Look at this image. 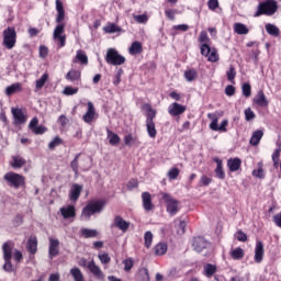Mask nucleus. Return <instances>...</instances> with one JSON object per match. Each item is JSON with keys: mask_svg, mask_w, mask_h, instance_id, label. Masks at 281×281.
<instances>
[{"mask_svg": "<svg viewBox=\"0 0 281 281\" xmlns=\"http://www.w3.org/2000/svg\"><path fill=\"white\" fill-rule=\"evenodd\" d=\"M106 205L105 200L89 201L81 210V221H91L93 214H100Z\"/></svg>", "mask_w": 281, "mask_h": 281, "instance_id": "f257e3e1", "label": "nucleus"}, {"mask_svg": "<svg viewBox=\"0 0 281 281\" xmlns=\"http://www.w3.org/2000/svg\"><path fill=\"white\" fill-rule=\"evenodd\" d=\"M161 200L166 204V210L169 213V216H177L179 213V200L172 198L169 193L161 192Z\"/></svg>", "mask_w": 281, "mask_h": 281, "instance_id": "f03ea898", "label": "nucleus"}, {"mask_svg": "<svg viewBox=\"0 0 281 281\" xmlns=\"http://www.w3.org/2000/svg\"><path fill=\"white\" fill-rule=\"evenodd\" d=\"M276 12H278V2H276L274 0H267L259 3L255 16H262V14H266L267 16H272V14H276Z\"/></svg>", "mask_w": 281, "mask_h": 281, "instance_id": "7ed1b4c3", "label": "nucleus"}, {"mask_svg": "<svg viewBox=\"0 0 281 281\" xmlns=\"http://www.w3.org/2000/svg\"><path fill=\"white\" fill-rule=\"evenodd\" d=\"M105 63L108 65H113L114 67H120L126 63V57L121 55L115 48H109L105 54Z\"/></svg>", "mask_w": 281, "mask_h": 281, "instance_id": "20e7f679", "label": "nucleus"}, {"mask_svg": "<svg viewBox=\"0 0 281 281\" xmlns=\"http://www.w3.org/2000/svg\"><path fill=\"white\" fill-rule=\"evenodd\" d=\"M3 179L7 181L8 186H10V188H15V190H19V188L25 186V177L16 172L10 171L3 176Z\"/></svg>", "mask_w": 281, "mask_h": 281, "instance_id": "39448f33", "label": "nucleus"}, {"mask_svg": "<svg viewBox=\"0 0 281 281\" xmlns=\"http://www.w3.org/2000/svg\"><path fill=\"white\" fill-rule=\"evenodd\" d=\"M3 41L2 45L7 47V49H14V45H16V31L14 27H8L2 33Z\"/></svg>", "mask_w": 281, "mask_h": 281, "instance_id": "423d86ee", "label": "nucleus"}, {"mask_svg": "<svg viewBox=\"0 0 281 281\" xmlns=\"http://www.w3.org/2000/svg\"><path fill=\"white\" fill-rule=\"evenodd\" d=\"M79 266L87 267V269H89L92 276H94V278H97L98 280H104V272H102V269H100L98 265H95V261H87V259H81L79 261Z\"/></svg>", "mask_w": 281, "mask_h": 281, "instance_id": "0eeeda50", "label": "nucleus"}, {"mask_svg": "<svg viewBox=\"0 0 281 281\" xmlns=\"http://www.w3.org/2000/svg\"><path fill=\"white\" fill-rule=\"evenodd\" d=\"M3 250V259H4V265H3V270L7 271L8 273H11V271H14V267L12 266V247H10V244L5 243L2 246Z\"/></svg>", "mask_w": 281, "mask_h": 281, "instance_id": "6e6552de", "label": "nucleus"}, {"mask_svg": "<svg viewBox=\"0 0 281 281\" xmlns=\"http://www.w3.org/2000/svg\"><path fill=\"white\" fill-rule=\"evenodd\" d=\"M11 113L13 115L14 124L21 125L27 122V112L25 111V109L11 108Z\"/></svg>", "mask_w": 281, "mask_h": 281, "instance_id": "1a4fd4ad", "label": "nucleus"}, {"mask_svg": "<svg viewBox=\"0 0 281 281\" xmlns=\"http://www.w3.org/2000/svg\"><path fill=\"white\" fill-rule=\"evenodd\" d=\"M63 34H65V24H58L53 32V38L59 42V47H65L66 45L67 36Z\"/></svg>", "mask_w": 281, "mask_h": 281, "instance_id": "9d476101", "label": "nucleus"}, {"mask_svg": "<svg viewBox=\"0 0 281 281\" xmlns=\"http://www.w3.org/2000/svg\"><path fill=\"white\" fill-rule=\"evenodd\" d=\"M192 247H193L194 251H196L198 254H201V252L210 249L211 244H210V241L205 240V238H203V237H195L193 239Z\"/></svg>", "mask_w": 281, "mask_h": 281, "instance_id": "9b49d317", "label": "nucleus"}, {"mask_svg": "<svg viewBox=\"0 0 281 281\" xmlns=\"http://www.w3.org/2000/svg\"><path fill=\"white\" fill-rule=\"evenodd\" d=\"M184 111H188V108L177 102H173L168 106V113L169 115H171V117L183 115Z\"/></svg>", "mask_w": 281, "mask_h": 281, "instance_id": "f8f14e48", "label": "nucleus"}, {"mask_svg": "<svg viewBox=\"0 0 281 281\" xmlns=\"http://www.w3.org/2000/svg\"><path fill=\"white\" fill-rule=\"evenodd\" d=\"M60 251V240L50 237L49 238V247H48V256L50 258V260L53 258H56V256H58Z\"/></svg>", "mask_w": 281, "mask_h": 281, "instance_id": "ddd939ff", "label": "nucleus"}, {"mask_svg": "<svg viewBox=\"0 0 281 281\" xmlns=\"http://www.w3.org/2000/svg\"><path fill=\"white\" fill-rule=\"evenodd\" d=\"M82 120L86 124H92L93 120H95V106H93L91 101L88 102V109L83 114Z\"/></svg>", "mask_w": 281, "mask_h": 281, "instance_id": "4468645a", "label": "nucleus"}, {"mask_svg": "<svg viewBox=\"0 0 281 281\" xmlns=\"http://www.w3.org/2000/svg\"><path fill=\"white\" fill-rule=\"evenodd\" d=\"M199 41L201 43V54H207L210 52V37L207 36V32L202 31L199 36Z\"/></svg>", "mask_w": 281, "mask_h": 281, "instance_id": "2eb2a0df", "label": "nucleus"}, {"mask_svg": "<svg viewBox=\"0 0 281 281\" xmlns=\"http://www.w3.org/2000/svg\"><path fill=\"white\" fill-rule=\"evenodd\" d=\"M59 212L65 221H69V218H76V206L71 204L60 207Z\"/></svg>", "mask_w": 281, "mask_h": 281, "instance_id": "dca6fc26", "label": "nucleus"}, {"mask_svg": "<svg viewBox=\"0 0 281 281\" xmlns=\"http://www.w3.org/2000/svg\"><path fill=\"white\" fill-rule=\"evenodd\" d=\"M29 128L32 131V133H35V135H43L47 128L43 126H38V117H33L31 122L29 123Z\"/></svg>", "mask_w": 281, "mask_h": 281, "instance_id": "f3484780", "label": "nucleus"}, {"mask_svg": "<svg viewBox=\"0 0 281 281\" xmlns=\"http://www.w3.org/2000/svg\"><path fill=\"white\" fill-rule=\"evenodd\" d=\"M252 102L258 106H269V100H267V95H265V91L262 90L257 92L252 99Z\"/></svg>", "mask_w": 281, "mask_h": 281, "instance_id": "a211bd4d", "label": "nucleus"}, {"mask_svg": "<svg viewBox=\"0 0 281 281\" xmlns=\"http://www.w3.org/2000/svg\"><path fill=\"white\" fill-rule=\"evenodd\" d=\"M82 74L80 72V70L77 69H70L65 78L66 80H68V82H72V85H77V82H80V78H81Z\"/></svg>", "mask_w": 281, "mask_h": 281, "instance_id": "6ab92c4d", "label": "nucleus"}, {"mask_svg": "<svg viewBox=\"0 0 281 281\" xmlns=\"http://www.w3.org/2000/svg\"><path fill=\"white\" fill-rule=\"evenodd\" d=\"M265 257V245L262 241H257L255 247V262H262V258Z\"/></svg>", "mask_w": 281, "mask_h": 281, "instance_id": "aec40b11", "label": "nucleus"}, {"mask_svg": "<svg viewBox=\"0 0 281 281\" xmlns=\"http://www.w3.org/2000/svg\"><path fill=\"white\" fill-rule=\"evenodd\" d=\"M82 193V186L80 184H72L69 191V199L70 201H78L80 199V194Z\"/></svg>", "mask_w": 281, "mask_h": 281, "instance_id": "412c9836", "label": "nucleus"}, {"mask_svg": "<svg viewBox=\"0 0 281 281\" xmlns=\"http://www.w3.org/2000/svg\"><path fill=\"white\" fill-rule=\"evenodd\" d=\"M143 207L146 212H150L153 210V199L150 198V193L143 192L142 193Z\"/></svg>", "mask_w": 281, "mask_h": 281, "instance_id": "4be33fe9", "label": "nucleus"}, {"mask_svg": "<svg viewBox=\"0 0 281 281\" xmlns=\"http://www.w3.org/2000/svg\"><path fill=\"white\" fill-rule=\"evenodd\" d=\"M114 225L115 227H117L119 229H121V232H126L128 229V227H131V223L126 222L124 218H122V216L117 215L114 218Z\"/></svg>", "mask_w": 281, "mask_h": 281, "instance_id": "5701e85b", "label": "nucleus"}, {"mask_svg": "<svg viewBox=\"0 0 281 281\" xmlns=\"http://www.w3.org/2000/svg\"><path fill=\"white\" fill-rule=\"evenodd\" d=\"M79 61L81 65H89V57L85 53V50H77L76 57L72 59V63Z\"/></svg>", "mask_w": 281, "mask_h": 281, "instance_id": "b1692460", "label": "nucleus"}, {"mask_svg": "<svg viewBox=\"0 0 281 281\" xmlns=\"http://www.w3.org/2000/svg\"><path fill=\"white\" fill-rule=\"evenodd\" d=\"M241 164H243V161L239 158H231L227 161V166H228V169L231 170V172H236V171L240 170Z\"/></svg>", "mask_w": 281, "mask_h": 281, "instance_id": "393cba45", "label": "nucleus"}, {"mask_svg": "<svg viewBox=\"0 0 281 281\" xmlns=\"http://www.w3.org/2000/svg\"><path fill=\"white\" fill-rule=\"evenodd\" d=\"M229 256L233 260H243L245 258V250L240 247L233 248L229 251Z\"/></svg>", "mask_w": 281, "mask_h": 281, "instance_id": "a878e982", "label": "nucleus"}, {"mask_svg": "<svg viewBox=\"0 0 281 281\" xmlns=\"http://www.w3.org/2000/svg\"><path fill=\"white\" fill-rule=\"evenodd\" d=\"M144 111H146V122H155V117H157V111L153 110V106L150 104L144 105Z\"/></svg>", "mask_w": 281, "mask_h": 281, "instance_id": "bb28decb", "label": "nucleus"}, {"mask_svg": "<svg viewBox=\"0 0 281 281\" xmlns=\"http://www.w3.org/2000/svg\"><path fill=\"white\" fill-rule=\"evenodd\" d=\"M19 91H23V86L21 83L15 82L5 89V94L7 95H14V93H19Z\"/></svg>", "mask_w": 281, "mask_h": 281, "instance_id": "cd10ccee", "label": "nucleus"}, {"mask_svg": "<svg viewBox=\"0 0 281 281\" xmlns=\"http://www.w3.org/2000/svg\"><path fill=\"white\" fill-rule=\"evenodd\" d=\"M215 164L217 165L216 169H215V177H217V179H225V171H223V160L215 158L214 159Z\"/></svg>", "mask_w": 281, "mask_h": 281, "instance_id": "c85d7f7f", "label": "nucleus"}, {"mask_svg": "<svg viewBox=\"0 0 281 281\" xmlns=\"http://www.w3.org/2000/svg\"><path fill=\"white\" fill-rule=\"evenodd\" d=\"M263 136H265V132H262L260 130L254 132L252 136L250 138V145L258 146V144H260V139H262Z\"/></svg>", "mask_w": 281, "mask_h": 281, "instance_id": "c756f323", "label": "nucleus"}, {"mask_svg": "<svg viewBox=\"0 0 281 281\" xmlns=\"http://www.w3.org/2000/svg\"><path fill=\"white\" fill-rule=\"evenodd\" d=\"M202 56H206L209 63H218V52L216 48L210 47V50L206 54H202Z\"/></svg>", "mask_w": 281, "mask_h": 281, "instance_id": "7c9ffc66", "label": "nucleus"}, {"mask_svg": "<svg viewBox=\"0 0 281 281\" xmlns=\"http://www.w3.org/2000/svg\"><path fill=\"white\" fill-rule=\"evenodd\" d=\"M146 128L149 137L155 139L157 137V128H155V121H146Z\"/></svg>", "mask_w": 281, "mask_h": 281, "instance_id": "2f4dec72", "label": "nucleus"}, {"mask_svg": "<svg viewBox=\"0 0 281 281\" xmlns=\"http://www.w3.org/2000/svg\"><path fill=\"white\" fill-rule=\"evenodd\" d=\"M128 52H130L131 56H137V54H142V52H143L142 43H139V42L132 43Z\"/></svg>", "mask_w": 281, "mask_h": 281, "instance_id": "473e14b6", "label": "nucleus"}, {"mask_svg": "<svg viewBox=\"0 0 281 281\" xmlns=\"http://www.w3.org/2000/svg\"><path fill=\"white\" fill-rule=\"evenodd\" d=\"M266 32L270 36H274V37L280 36V29L276 26V24H271V23L266 24Z\"/></svg>", "mask_w": 281, "mask_h": 281, "instance_id": "72a5a7b5", "label": "nucleus"}, {"mask_svg": "<svg viewBox=\"0 0 281 281\" xmlns=\"http://www.w3.org/2000/svg\"><path fill=\"white\" fill-rule=\"evenodd\" d=\"M38 249V240L36 239V237H31L27 241V250L30 251V254H36Z\"/></svg>", "mask_w": 281, "mask_h": 281, "instance_id": "f704fd0d", "label": "nucleus"}, {"mask_svg": "<svg viewBox=\"0 0 281 281\" xmlns=\"http://www.w3.org/2000/svg\"><path fill=\"white\" fill-rule=\"evenodd\" d=\"M70 276L75 281H85V274H82V271L78 267H75L70 270Z\"/></svg>", "mask_w": 281, "mask_h": 281, "instance_id": "c9c22d12", "label": "nucleus"}, {"mask_svg": "<svg viewBox=\"0 0 281 281\" xmlns=\"http://www.w3.org/2000/svg\"><path fill=\"white\" fill-rule=\"evenodd\" d=\"M234 32L239 35H245V34H249V29H247V25L243 23H235Z\"/></svg>", "mask_w": 281, "mask_h": 281, "instance_id": "e433bc0d", "label": "nucleus"}, {"mask_svg": "<svg viewBox=\"0 0 281 281\" xmlns=\"http://www.w3.org/2000/svg\"><path fill=\"white\" fill-rule=\"evenodd\" d=\"M155 254L156 256H165L168 251V245L166 243H159L155 246Z\"/></svg>", "mask_w": 281, "mask_h": 281, "instance_id": "4c0bfd02", "label": "nucleus"}, {"mask_svg": "<svg viewBox=\"0 0 281 281\" xmlns=\"http://www.w3.org/2000/svg\"><path fill=\"white\" fill-rule=\"evenodd\" d=\"M106 133H108L109 144H111V146H117V144H120V136L111 132V130H108Z\"/></svg>", "mask_w": 281, "mask_h": 281, "instance_id": "58836bf2", "label": "nucleus"}, {"mask_svg": "<svg viewBox=\"0 0 281 281\" xmlns=\"http://www.w3.org/2000/svg\"><path fill=\"white\" fill-rule=\"evenodd\" d=\"M13 161L11 162L12 168H23L25 166L26 161L21 156H13Z\"/></svg>", "mask_w": 281, "mask_h": 281, "instance_id": "ea45409f", "label": "nucleus"}, {"mask_svg": "<svg viewBox=\"0 0 281 281\" xmlns=\"http://www.w3.org/2000/svg\"><path fill=\"white\" fill-rule=\"evenodd\" d=\"M103 32H105V34H115V32H122V29L115 23H110L103 27Z\"/></svg>", "mask_w": 281, "mask_h": 281, "instance_id": "a19ab883", "label": "nucleus"}, {"mask_svg": "<svg viewBox=\"0 0 281 281\" xmlns=\"http://www.w3.org/2000/svg\"><path fill=\"white\" fill-rule=\"evenodd\" d=\"M203 271H204V276L206 278H212V276H214V273H216V266H214L212 263H207L204 266Z\"/></svg>", "mask_w": 281, "mask_h": 281, "instance_id": "79ce46f5", "label": "nucleus"}, {"mask_svg": "<svg viewBox=\"0 0 281 281\" xmlns=\"http://www.w3.org/2000/svg\"><path fill=\"white\" fill-rule=\"evenodd\" d=\"M80 234L83 236V238H95V236H98V231L81 228Z\"/></svg>", "mask_w": 281, "mask_h": 281, "instance_id": "37998d69", "label": "nucleus"}, {"mask_svg": "<svg viewBox=\"0 0 281 281\" xmlns=\"http://www.w3.org/2000/svg\"><path fill=\"white\" fill-rule=\"evenodd\" d=\"M47 78H49V76L47 74H44L38 80H36L35 91H41V89L45 87V83L47 82Z\"/></svg>", "mask_w": 281, "mask_h": 281, "instance_id": "c03bdc74", "label": "nucleus"}, {"mask_svg": "<svg viewBox=\"0 0 281 281\" xmlns=\"http://www.w3.org/2000/svg\"><path fill=\"white\" fill-rule=\"evenodd\" d=\"M184 78H186L187 82H194V80H196V70H194V69L186 70Z\"/></svg>", "mask_w": 281, "mask_h": 281, "instance_id": "a18cd8bd", "label": "nucleus"}, {"mask_svg": "<svg viewBox=\"0 0 281 281\" xmlns=\"http://www.w3.org/2000/svg\"><path fill=\"white\" fill-rule=\"evenodd\" d=\"M252 177H256L257 179H265V169H262V162H259L258 169L252 171Z\"/></svg>", "mask_w": 281, "mask_h": 281, "instance_id": "49530a36", "label": "nucleus"}, {"mask_svg": "<svg viewBox=\"0 0 281 281\" xmlns=\"http://www.w3.org/2000/svg\"><path fill=\"white\" fill-rule=\"evenodd\" d=\"M138 280L150 281V274H148V269L143 268L138 271Z\"/></svg>", "mask_w": 281, "mask_h": 281, "instance_id": "de8ad7c7", "label": "nucleus"}, {"mask_svg": "<svg viewBox=\"0 0 281 281\" xmlns=\"http://www.w3.org/2000/svg\"><path fill=\"white\" fill-rule=\"evenodd\" d=\"M60 144H63V138L56 136L49 142L48 148L49 150H54V148H57V146H60Z\"/></svg>", "mask_w": 281, "mask_h": 281, "instance_id": "09e8293b", "label": "nucleus"}, {"mask_svg": "<svg viewBox=\"0 0 281 281\" xmlns=\"http://www.w3.org/2000/svg\"><path fill=\"white\" fill-rule=\"evenodd\" d=\"M63 93L64 95H76V93H78V88L67 86L64 88Z\"/></svg>", "mask_w": 281, "mask_h": 281, "instance_id": "8fccbe9b", "label": "nucleus"}, {"mask_svg": "<svg viewBox=\"0 0 281 281\" xmlns=\"http://www.w3.org/2000/svg\"><path fill=\"white\" fill-rule=\"evenodd\" d=\"M145 247L149 249V247L153 245V233L150 231L145 233Z\"/></svg>", "mask_w": 281, "mask_h": 281, "instance_id": "3c124183", "label": "nucleus"}, {"mask_svg": "<svg viewBox=\"0 0 281 281\" xmlns=\"http://www.w3.org/2000/svg\"><path fill=\"white\" fill-rule=\"evenodd\" d=\"M226 76L229 82H234V79L236 78V68H234V66H231L226 72Z\"/></svg>", "mask_w": 281, "mask_h": 281, "instance_id": "603ef678", "label": "nucleus"}, {"mask_svg": "<svg viewBox=\"0 0 281 281\" xmlns=\"http://www.w3.org/2000/svg\"><path fill=\"white\" fill-rule=\"evenodd\" d=\"M177 9H166L165 14L169 21H175V16H177Z\"/></svg>", "mask_w": 281, "mask_h": 281, "instance_id": "864d4df0", "label": "nucleus"}, {"mask_svg": "<svg viewBox=\"0 0 281 281\" xmlns=\"http://www.w3.org/2000/svg\"><path fill=\"white\" fill-rule=\"evenodd\" d=\"M98 258L102 265H109L111 262V257L106 252L99 254Z\"/></svg>", "mask_w": 281, "mask_h": 281, "instance_id": "5fc2aeb1", "label": "nucleus"}, {"mask_svg": "<svg viewBox=\"0 0 281 281\" xmlns=\"http://www.w3.org/2000/svg\"><path fill=\"white\" fill-rule=\"evenodd\" d=\"M243 95L245 98H249L251 95V85L249 83H244L241 87Z\"/></svg>", "mask_w": 281, "mask_h": 281, "instance_id": "6e6d98bb", "label": "nucleus"}, {"mask_svg": "<svg viewBox=\"0 0 281 281\" xmlns=\"http://www.w3.org/2000/svg\"><path fill=\"white\" fill-rule=\"evenodd\" d=\"M245 119L246 122H251V120L256 119V113L251 111V108L245 110Z\"/></svg>", "mask_w": 281, "mask_h": 281, "instance_id": "4d7b16f0", "label": "nucleus"}, {"mask_svg": "<svg viewBox=\"0 0 281 281\" xmlns=\"http://www.w3.org/2000/svg\"><path fill=\"white\" fill-rule=\"evenodd\" d=\"M80 157V154H77L76 157L74 158V160L70 162V167L72 169V171L75 172V175H78V159Z\"/></svg>", "mask_w": 281, "mask_h": 281, "instance_id": "13d9d810", "label": "nucleus"}, {"mask_svg": "<svg viewBox=\"0 0 281 281\" xmlns=\"http://www.w3.org/2000/svg\"><path fill=\"white\" fill-rule=\"evenodd\" d=\"M169 278H181V270L178 268H171L169 270Z\"/></svg>", "mask_w": 281, "mask_h": 281, "instance_id": "bf43d9fd", "label": "nucleus"}, {"mask_svg": "<svg viewBox=\"0 0 281 281\" xmlns=\"http://www.w3.org/2000/svg\"><path fill=\"white\" fill-rule=\"evenodd\" d=\"M168 177L169 179L171 180H175L179 177V169L178 168H171L169 171H168Z\"/></svg>", "mask_w": 281, "mask_h": 281, "instance_id": "052dcab7", "label": "nucleus"}, {"mask_svg": "<svg viewBox=\"0 0 281 281\" xmlns=\"http://www.w3.org/2000/svg\"><path fill=\"white\" fill-rule=\"evenodd\" d=\"M125 271H131L133 269V259L128 258L123 261Z\"/></svg>", "mask_w": 281, "mask_h": 281, "instance_id": "680f3d73", "label": "nucleus"}, {"mask_svg": "<svg viewBox=\"0 0 281 281\" xmlns=\"http://www.w3.org/2000/svg\"><path fill=\"white\" fill-rule=\"evenodd\" d=\"M134 19L137 23H146L148 21V15L146 14L135 15Z\"/></svg>", "mask_w": 281, "mask_h": 281, "instance_id": "e2e57ef3", "label": "nucleus"}, {"mask_svg": "<svg viewBox=\"0 0 281 281\" xmlns=\"http://www.w3.org/2000/svg\"><path fill=\"white\" fill-rule=\"evenodd\" d=\"M236 238L237 240H239L240 243H245V240H247V234H245L241 231H238L236 234Z\"/></svg>", "mask_w": 281, "mask_h": 281, "instance_id": "0e129e2a", "label": "nucleus"}, {"mask_svg": "<svg viewBox=\"0 0 281 281\" xmlns=\"http://www.w3.org/2000/svg\"><path fill=\"white\" fill-rule=\"evenodd\" d=\"M200 183L201 186H210L212 183V179L206 176H202L200 179Z\"/></svg>", "mask_w": 281, "mask_h": 281, "instance_id": "69168bd1", "label": "nucleus"}, {"mask_svg": "<svg viewBox=\"0 0 281 281\" xmlns=\"http://www.w3.org/2000/svg\"><path fill=\"white\" fill-rule=\"evenodd\" d=\"M207 5L210 10H216L218 8V0H209Z\"/></svg>", "mask_w": 281, "mask_h": 281, "instance_id": "338daca9", "label": "nucleus"}, {"mask_svg": "<svg viewBox=\"0 0 281 281\" xmlns=\"http://www.w3.org/2000/svg\"><path fill=\"white\" fill-rule=\"evenodd\" d=\"M273 223L281 229V213H278L273 216Z\"/></svg>", "mask_w": 281, "mask_h": 281, "instance_id": "774afa93", "label": "nucleus"}]
</instances>
